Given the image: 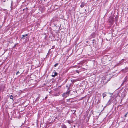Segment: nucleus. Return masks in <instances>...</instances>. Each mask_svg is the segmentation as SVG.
<instances>
[{
    "label": "nucleus",
    "mask_w": 128,
    "mask_h": 128,
    "mask_svg": "<svg viewBox=\"0 0 128 128\" xmlns=\"http://www.w3.org/2000/svg\"><path fill=\"white\" fill-rule=\"evenodd\" d=\"M112 103L114 102L116 100V99L112 96H110V98L109 100Z\"/></svg>",
    "instance_id": "20e7f679"
},
{
    "label": "nucleus",
    "mask_w": 128,
    "mask_h": 128,
    "mask_svg": "<svg viewBox=\"0 0 128 128\" xmlns=\"http://www.w3.org/2000/svg\"><path fill=\"white\" fill-rule=\"evenodd\" d=\"M128 68H126L124 69H123L122 70V71L124 72H126V70H128Z\"/></svg>",
    "instance_id": "1a4fd4ad"
},
{
    "label": "nucleus",
    "mask_w": 128,
    "mask_h": 128,
    "mask_svg": "<svg viewBox=\"0 0 128 128\" xmlns=\"http://www.w3.org/2000/svg\"><path fill=\"white\" fill-rule=\"evenodd\" d=\"M1 96H0V99H1Z\"/></svg>",
    "instance_id": "bb28decb"
},
{
    "label": "nucleus",
    "mask_w": 128,
    "mask_h": 128,
    "mask_svg": "<svg viewBox=\"0 0 128 128\" xmlns=\"http://www.w3.org/2000/svg\"><path fill=\"white\" fill-rule=\"evenodd\" d=\"M106 96V92L102 94V96H103V98H104V97H105Z\"/></svg>",
    "instance_id": "4468645a"
},
{
    "label": "nucleus",
    "mask_w": 128,
    "mask_h": 128,
    "mask_svg": "<svg viewBox=\"0 0 128 128\" xmlns=\"http://www.w3.org/2000/svg\"><path fill=\"white\" fill-rule=\"evenodd\" d=\"M55 46H52V48L51 49H53L54 48Z\"/></svg>",
    "instance_id": "b1692460"
},
{
    "label": "nucleus",
    "mask_w": 128,
    "mask_h": 128,
    "mask_svg": "<svg viewBox=\"0 0 128 128\" xmlns=\"http://www.w3.org/2000/svg\"><path fill=\"white\" fill-rule=\"evenodd\" d=\"M124 81L122 83V84L121 85V86H122L124 85Z\"/></svg>",
    "instance_id": "aec40b11"
},
{
    "label": "nucleus",
    "mask_w": 128,
    "mask_h": 128,
    "mask_svg": "<svg viewBox=\"0 0 128 128\" xmlns=\"http://www.w3.org/2000/svg\"><path fill=\"white\" fill-rule=\"evenodd\" d=\"M20 73V72H19V71H18L16 73V75H17V74H18V73Z\"/></svg>",
    "instance_id": "5701e85b"
},
{
    "label": "nucleus",
    "mask_w": 128,
    "mask_h": 128,
    "mask_svg": "<svg viewBox=\"0 0 128 128\" xmlns=\"http://www.w3.org/2000/svg\"><path fill=\"white\" fill-rule=\"evenodd\" d=\"M40 97V96H39L38 97H37L36 100H38L39 99Z\"/></svg>",
    "instance_id": "dca6fc26"
},
{
    "label": "nucleus",
    "mask_w": 128,
    "mask_h": 128,
    "mask_svg": "<svg viewBox=\"0 0 128 128\" xmlns=\"http://www.w3.org/2000/svg\"><path fill=\"white\" fill-rule=\"evenodd\" d=\"M86 42L87 43V42H88V41H86Z\"/></svg>",
    "instance_id": "cd10ccee"
},
{
    "label": "nucleus",
    "mask_w": 128,
    "mask_h": 128,
    "mask_svg": "<svg viewBox=\"0 0 128 128\" xmlns=\"http://www.w3.org/2000/svg\"><path fill=\"white\" fill-rule=\"evenodd\" d=\"M28 34H24L22 35V36L21 37V38L22 39L24 40L25 39L27 40L28 39L29 37L28 36Z\"/></svg>",
    "instance_id": "f257e3e1"
},
{
    "label": "nucleus",
    "mask_w": 128,
    "mask_h": 128,
    "mask_svg": "<svg viewBox=\"0 0 128 128\" xmlns=\"http://www.w3.org/2000/svg\"><path fill=\"white\" fill-rule=\"evenodd\" d=\"M84 5V2H82L81 3V4L80 5V6L81 8L83 7Z\"/></svg>",
    "instance_id": "0eeeda50"
},
{
    "label": "nucleus",
    "mask_w": 128,
    "mask_h": 128,
    "mask_svg": "<svg viewBox=\"0 0 128 128\" xmlns=\"http://www.w3.org/2000/svg\"><path fill=\"white\" fill-rule=\"evenodd\" d=\"M47 96H46L45 97V99H47Z\"/></svg>",
    "instance_id": "393cba45"
},
{
    "label": "nucleus",
    "mask_w": 128,
    "mask_h": 128,
    "mask_svg": "<svg viewBox=\"0 0 128 128\" xmlns=\"http://www.w3.org/2000/svg\"><path fill=\"white\" fill-rule=\"evenodd\" d=\"M62 128H67V127L65 124H62Z\"/></svg>",
    "instance_id": "9d476101"
},
{
    "label": "nucleus",
    "mask_w": 128,
    "mask_h": 128,
    "mask_svg": "<svg viewBox=\"0 0 128 128\" xmlns=\"http://www.w3.org/2000/svg\"><path fill=\"white\" fill-rule=\"evenodd\" d=\"M124 60L122 59V60Z\"/></svg>",
    "instance_id": "c85d7f7f"
},
{
    "label": "nucleus",
    "mask_w": 128,
    "mask_h": 128,
    "mask_svg": "<svg viewBox=\"0 0 128 128\" xmlns=\"http://www.w3.org/2000/svg\"><path fill=\"white\" fill-rule=\"evenodd\" d=\"M112 103L111 102H110V100H109L106 104V106H109Z\"/></svg>",
    "instance_id": "423d86ee"
},
{
    "label": "nucleus",
    "mask_w": 128,
    "mask_h": 128,
    "mask_svg": "<svg viewBox=\"0 0 128 128\" xmlns=\"http://www.w3.org/2000/svg\"><path fill=\"white\" fill-rule=\"evenodd\" d=\"M14 44V48H15L16 47V46L17 44Z\"/></svg>",
    "instance_id": "6ab92c4d"
},
{
    "label": "nucleus",
    "mask_w": 128,
    "mask_h": 128,
    "mask_svg": "<svg viewBox=\"0 0 128 128\" xmlns=\"http://www.w3.org/2000/svg\"><path fill=\"white\" fill-rule=\"evenodd\" d=\"M91 36H92V37L93 38H94L95 36V34L94 33H92Z\"/></svg>",
    "instance_id": "ddd939ff"
},
{
    "label": "nucleus",
    "mask_w": 128,
    "mask_h": 128,
    "mask_svg": "<svg viewBox=\"0 0 128 128\" xmlns=\"http://www.w3.org/2000/svg\"><path fill=\"white\" fill-rule=\"evenodd\" d=\"M60 94V93L59 92H58V94H56V95H54V96H58Z\"/></svg>",
    "instance_id": "a211bd4d"
},
{
    "label": "nucleus",
    "mask_w": 128,
    "mask_h": 128,
    "mask_svg": "<svg viewBox=\"0 0 128 128\" xmlns=\"http://www.w3.org/2000/svg\"><path fill=\"white\" fill-rule=\"evenodd\" d=\"M12 1L11 4V6H12Z\"/></svg>",
    "instance_id": "a878e982"
},
{
    "label": "nucleus",
    "mask_w": 128,
    "mask_h": 128,
    "mask_svg": "<svg viewBox=\"0 0 128 128\" xmlns=\"http://www.w3.org/2000/svg\"><path fill=\"white\" fill-rule=\"evenodd\" d=\"M70 90H67L66 92L62 94V96L65 98L67 97V96L70 94Z\"/></svg>",
    "instance_id": "f03ea898"
},
{
    "label": "nucleus",
    "mask_w": 128,
    "mask_h": 128,
    "mask_svg": "<svg viewBox=\"0 0 128 128\" xmlns=\"http://www.w3.org/2000/svg\"><path fill=\"white\" fill-rule=\"evenodd\" d=\"M108 80V79H106V78H104V79H102V82H103V83L104 84H105L106 83L108 82L109 80Z\"/></svg>",
    "instance_id": "7ed1b4c3"
},
{
    "label": "nucleus",
    "mask_w": 128,
    "mask_h": 128,
    "mask_svg": "<svg viewBox=\"0 0 128 128\" xmlns=\"http://www.w3.org/2000/svg\"><path fill=\"white\" fill-rule=\"evenodd\" d=\"M76 71L77 73H79V71L78 70H76Z\"/></svg>",
    "instance_id": "412c9836"
},
{
    "label": "nucleus",
    "mask_w": 128,
    "mask_h": 128,
    "mask_svg": "<svg viewBox=\"0 0 128 128\" xmlns=\"http://www.w3.org/2000/svg\"><path fill=\"white\" fill-rule=\"evenodd\" d=\"M58 74V73L55 71H54L52 73V76L53 77H54L56 76Z\"/></svg>",
    "instance_id": "39448f33"
},
{
    "label": "nucleus",
    "mask_w": 128,
    "mask_h": 128,
    "mask_svg": "<svg viewBox=\"0 0 128 128\" xmlns=\"http://www.w3.org/2000/svg\"><path fill=\"white\" fill-rule=\"evenodd\" d=\"M10 99L13 100V96L12 95L10 96Z\"/></svg>",
    "instance_id": "2eb2a0df"
},
{
    "label": "nucleus",
    "mask_w": 128,
    "mask_h": 128,
    "mask_svg": "<svg viewBox=\"0 0 128 128\" xmlns=\"http://www.w3.org/2000/svg\"><path fill=\"white\" fill-rule=\"evenodd\" d=\"M127 80L128 77L127 76H126L124 78V82H127Z\"/></svg>",
    "instance_id": "6e6552de"
},
{
    "label": "nucleus",
    "mask_w": 128,
    "mask_h": 128,
    "mask_svg": "<svg viewBox=\"0 0 128 128\" xmlns=\"http://www.w3.org/2000/svg\"><path fill=\"white\" fill-rule=\"evenodd\" d=\"M67 122L69 124H70L72 123L73 122L72 121L70 120H68Z\"/></svg>",
    "instance_id": "9b49d317"
},
{
    "label": "nucleus",
    "mask_w": 128,
    "mask_h": 128,
    "mask_svg": "<svg viewBox=\"0 0 128 128\" xmlns=\"http://www.w3.org/2000/svg\"><path fill=\"white\" fill-rule=\"evenodd\" d=\"M58 65V63H57L54 65V66L55 67H56Z\"/></svg>",
    "instance_id": "f3484780"
},
{
    "label": "nucleus",
    "mask_w": 128,
    "mask_h": 128,
    "mask_svg": "<svg viewBox=\"0 0 128 128\" xmlns=\"http://www.w3.org/2000/svg\"><path fill=\"white\" fill-rule=\"evenodd\" d=\"M70 85H69V86H67V85L66 86V87L68 88V89H67V90H70Z\"/></svg>",
    "instance_id": "f8f14e48"
},
{
    "label": "nucleus",
    "mask_w": 128,
    "mask_h": 128,
    "mask_svg": "<svg viewBox=\"0 0 128 128\" xmlns=\"http://www.w3.org/2000/svg\"><path fill=\"white\" fill-rule=\"evenodd\" d=\"M128 114V112H127L124 115V116L125 117H126V115Z\"/></svg>",
    "instance_id": "4be33fe9"
}]
</instances>
